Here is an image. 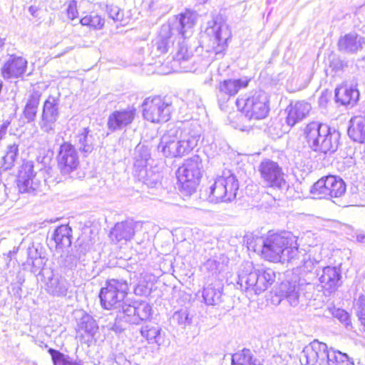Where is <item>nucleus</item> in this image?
Segmentation results:
<instances>
[{"label":"nucleus","instance_id":"nucleus-1","mask_svg":"<svg viewBox=\"0 0 365 365\" xmlns=\"http://www.w3.org/2000/svg\"><path fill=\"white\" fill-rule=\"evenodd\" d=\"M201 134L197 123L170 125L161 137L158 150L166 158H182L197 145Z\"/></svg>","mask_w":365,"mask_h":365},{"label":"nucleus","instance_id":"nucleus-2","mask_svg":"<svg viewBox=\"0 0 365 365\" xmlns=\"http://www.w3.org/2000/svg\"><path fill=\"white\" fill-rule=\"evenodd\" d=\"M257 241L254 250H260L263 257L270 262L289 263L292 254L297 252V237L290 232L269 235Z\"/></svg>","mask_w":365,"mask_h":365},{"label":"nucleus","instance_id":"nucleus-3","mask_svg":"<svg viewBox=\"0 0 365 365\" xmlns=\"http://www.w3.org/2000/svg\"><path fill=\"white\" fill-rule=\"evenodd\" d=\"M196 19L195 14L186 11L175 17L168 24H163L153 46L152 53L155 56L167 53L173 43L171 38L175 34L181 36L184 39L190 36L192 34V28L195 24Z\"/></svg>","mask_w":365,"mask_h":365},{"label":"nucleus","instance_id":"nucleus-4","mask_svg":"<svg viewBox=\"0 0 365 365\" xmlns=\"http://www.w3.org/2000/svg\"><path fill=\"white\" fill-rule=\"evenodd\" d=\"M302 365H354L346 354L328 348L325 343L314 340L305 346L300 356Z\"/></svg>","mask_w":365,"mask_h":365},{"label":"nucleus","instance_id":"nucleus-5","mask_svg":"<svg viewBox=\"0 0 365 365\" xmlns=\"http://www.w3.org/2000/svg\"><path fill=\"white\" fill-rule=\"evenodd\" d=\"M304 133L309 147L314 151L331 155L338 149L340 133L327 124L312 122L305 127Z\"/></svg>","mask_w":365,"mask_h":365},{"label":"nucleus","instance_id":"nucleus-6","mask_svg":"<svg viewBox=\"0 0 365 365\" xmlns=\"http://www.w3.org/2000/svg\"><path fill=\"white\" fill-rule=\"evenodd\" d=\"M275 280V272L270 268L253 269L247 264L238 274L237 285L242 291L259 294Z\"/></svg>","mask_w":365,"mask_h":365},{"label":"nucleus","instance_id":"nucleus-7","mask_svg":"<svg viewBox=\"0 0 365 365\" xmlns=\"http://www.w3.org/2000/svg\"><path fill=\"white\" fill-rule=\"evenodd\" d=\"M239 181L231 171L223 172L210 187L208 200L215 204L229 203L237 197Z\"/></svg>","mask_w":365,"mask_h":365},{"label":"nucleus","instance_id":"nucleus-8","mask_svg":"<svg viewBox=\"0 0 365 365\" xmlns=\"http://www.w3.org/2000/svg\"><path fill=\"white\" fill-rule=\"evenodd\" d=\"M202 161L199 155H194L185 160L179 167L176 175L180 190L190 195L195 192L202 175Z\"/></svg>","mask_w":365,"mask_h":365},{"label":"nucleus","instance_id":"nucleus-9","mask_svg":"<svg viewBox=\"0 0 365 365\" xmlns=\"http://www.w3.org/2000/svg\"><path fill=\"white\" fill-rule=\"evenodd\" d=\"M128 282L125 279L107 280L99 293L102 307L108 310L120 308L128 294Z\"/></svg>","mask_w":365,"mask_h":365},{"label":"nucleus","instance_id":"nucleus-10","mask_svg":"<svg viewBox=\"0 0 365 365\" xmlns=\"http://www.w3.org/2000/svg\"><path fill=\"white\" fill-rule=\"evenodd\" d=\"M268 98L263 91H257L247 99L238 98L236 106L250 119L264 118L269 112Z\"/></svg>","mask_w":365,"mask_h":365},{"label":"nucleus","instance_id":"nucleus-11","mask_svg":"<svg viewBox=\"0 0 365 365\" xmlns=\"http://www.w3.org/2000/svg\"><path fill=\"white\" fill-rule=\"evenodd\" d=\"M143 118L152 123L167 122L170 119L172 104L160 96L146 98L143 104Z\"/></svg>","mask_w":365,"mask_h":365},{"label":"nucleus","instance_id":"nucleus-12","mask_svg":"<svg viewBox=\"0 0 365 365\" xmlns=\"http://www.w3.org/2000/svg\"><path fill=\"white\" fill-rule=\"evenodd\" d=\"M134 163V176L149 187H155L160 181V174L153 168H147V161L150 154L147 148L137 146Z\"/></svg>","mask_w":365,"mask_h":365},{"label":"nucleus","instance_id":"nucleus-13","mask_svg":"<svg viewBox=\"0 0 365 365\" xmlns=\"http://www.w3.org/2000/svg\"><path fill=\"white\" fill-rule=\"evenodd\" d=\"M345 182L339 176L328 175L316 182L311 192L319 198H333L343 196L346 192Z\"/></svg>","mask_w":365,"mask_h":365},{"label":"nucleus","instance_id":"nucleus-14","mask_svg":"<svg viewBox=\"0 0 365 365\" xmlns=\"http://www.w3.org/2000/svg\"><path fill=\"white\" fill-rule=\"evenodd\" d=\"M259 171L267 186L279 190H285L288 187L282 169L277 162L269 159L262 160Z\"/></svg>","mask_w":365,"mask_h":365},{"label":"nucleus","instance_id":"nucleus-15","mask_svg":"<svg viewBox=\"0 0 365 365\" xmlns=\"http://www.w3.org/2000/svg\"><path fill=\"white\" fill-rule=\"evenodd\" d=\"M312 287L310 282L301 278L298 274L292 273L286 281L282 282L279 287L280 295L285 298L291 306L295 307L299 303L301 292L305 287Z\"/></svg>","mask_w":365,"mask_h":365},{"label":"nucleus","instance_id":"nucleus-16","mask_svg":"<svg viewBox=\"0 0 365 365\" xmlns=\"http://www.w3.org/2000/svg\"><path fill=\"white\" fill-rule=\"evenodd\" d=\"M58 118L59 99L49 96L43 106L42 113L38 123L40 128L46 133L53 134Z\"/></svg>","mask_w":365,"mask_h":365},{"label":"nucleus","instance_id":"nucleus-17","mask_svg":"<svg viewBox=\"0 0 365 365\" xmlns=\"http://www.w3.org/2000/svg\"><path fill=\"white\" fill-rule=\"evenodd\" d=\"M56 159L58 167L63 175L70 174L76 170L80 163L78 153L75 146L68 142L60 145Z\"/></svg>","mask_w":365,"mask_h":365},{"label":"nucleus","instance_id":"nucleus-18","mask_svg":"<svg viewBox=\"0 0 365 365\" xmlns=\"http://www.w3.org/2000/svg\"><path fill=\"white\" fill-rule=\"evenodd\" d=\"M136 116V109L128 106L125 109L115 110L110 114L107 121L110 132L121 130L130 125Z\"/></svg>","mask_w":365,"mask_h":365},{"label":"nucleus","instance_id":"nucleus-19","mask_svg":"<svg viewBox=\"0 0 365 365\" xmlns=\"http://www.w3.org/2000/svg\"><path fill=\"white\" fill-rule=\"evenodd\" d=\"M250 80L243 79H227L220 82L217 91V98L220 106L226 103L232 96H235L238 91L248 86Z\"/></svg>","mask_w":365,"mask_h":365},{"label":"nucleus","instance_id":"nucleus-20","mask_svg":"<svg viewBox=\"0 0 365 365\" xmlns=\"http://www.w3.org/2000/svg\"><path fill=\"white\" fill-rule=\"evenodd\" d=\"M18 187L21 192L32 194L39 188L40 181L36 178L31 162H26L21 166L18 176Z\"/></svg>","mask_w":365,"mask_h":365},{"label":"nucleus","instance_id":"nucleus-21","mask_svg":"<svg viewBox=\"0 0 365 365\" xmlns=\"http://www.w3.org/2000/svg\"><path fill=\"white\" fill-rule=\"evenodd\" d=\"M365 46V38L352 31L340 36L337 42L338 50L346 54H356Z\"/></svg>","mask_w":365,"mask_h":365},{"label":"nucleus","instance_id":"nucleus-22","mask_svg":"<svg viewBox=\"0 0 365 365\" xmlns=\"http://www.w3.org/2000/svg\"><path fill=\"white\" fill-rule=\"evenodd\" d=\"M97 134L93 133L88 128H82L75 134L74 143L78 150L86 155L91 153L96 145Z\"/></svg>","mask_w":365,"mask_h":365},{"label":"nucleus","instance_id":"nucleus-23","mask_svg":"<svg viewBox=\"0 0 365 365\" xmlns=\"http://www.w3.org/2000/svg\"><path fill=\"white\" fill-rule=\"evenodd\" d=\"M27 61L21 56H11L1 68L4 78H19L26 69Z\"/></svg>","mask_w":365,"mask_h":365},{"label":"nucleus","instance_id":"nucleus-24","mask_svg":"<svg viewBox=\"0 0 365 365\" xmlns=\"http://www.w3.org/2000/svg\"><path fill=\"white\" fill-rule=\"evenodd\" d=\"M311 109V105L303 101L291 103L286 109L287 111V116L286 118L287 125L292 127L307 118Z\"/></svg>","mask_w":365,"mask_h":365},{"label":"nucleus","instance_id":"nucleus-25","mask_svg":"<svg viewBox=\"0 0 365 365\" xmlns=\"http://www.w3.org/2000/svg\"><path fill=\"white\" fill-rule=\"evenodd\" d=\"M317 274L322 287L330 292L335 291L340 285L341 273L336 267H325Z\"/></svg>","mask_w":365,"mask_h":365},{"label":"nucleus","instance_id":"nucleus-26","mask_svg":"<svg viewBox=\"0 0 365 365\" xmlns=\"http://www.w3.org/2000/svg\"><path fill=\"white\" fill-rule=\"evenodd\" d=\"M98 327L95 319L89 314L82 312L77 324V334L86 341H89L97 332Z\"/></svg>","mask_w":365,"mask_h":365},{"label":"nucleus","instance_id":"nucleus-27","mask_svg":"<svg viewBox=\"0 0 365 365\" xmlns=\"http://www.w3.org/2000/svg\"><path fill=\"white\" fill-rule=\"evenodd\" d=\"M41 93L33 90L29 93L25 98V106L23 110V115L28 123L35 120L40 102Z\"/></svg>","mask_w":365,"mask_h":365},{"label":"nucleus","instance_id":"nucleus-28","mask_svg":"<svg viewBox=\"0 0 365 365\" xmlns=\"http://www.w3.org/2000/svg\"><path fill=\"white\" fill-rule=\"evenodd\" d=\"M69 287V282L58 274H53L46 283L47 292L54 297H65Z\"/></svg>","mask_w":365,"mask_h":365},{"label":"nucleus","instance_id":"nucleus-29","mask_svg":"<svg viewBox=\"0 0 365 365\" xmlns=\"http://www.w3.org/2000/svg\"><path fill=\"white\" fill-rule=\"evenodd\" d=\"M336 101L341 105L353 106L356 103L359 98V91L352 86H340L335 90Z\"/></svg>","mask_w":365,"mask_h":365},{"label":"nucleus","instance_id":"nucleus-30","mask_svg":"<svg viewBox=\"0 0 365 365\" xmlns=\"http://www.w3.org/2000/svg\"><path fill=\"white\" fill-rule=\"evenodd\" d=\"M349 136L355 142L365 143V117L355 116L350 120Z\"/></svg>","mask_w":365,"mask_h":365},{"label":"nucleus","instance_id":"nucleus-31","mask_svg":"<svg viewBox=\"0 0 365 365\" xmlns=\"http://www.w3.org/2000/svg\"><path fill=\"white\" fill-rule=\"evenodd\" d=\"M135 234L134 225L131 222L117 223L110 232V237L117 242L128 241L132 239Z\"/></svg>","mask_w":365,"mask_h":365},{"label":"nucleus","instance_id":"nucleus-32","mask_svg":"<svg viewBox=\"0 0 365 365\" xmlns=\"http://www.w3.org/2000/svg\"><path fill=\"white\" fill-rule=\"evenodd\" d=\"M232 365H263L260 359L256 358L251 350L243 349L231 356Z\"/></svg>","mask_w":365,"mask_h":365},{"label":"nucleus","instance_id":"nucleus-33","mask_svg":"<svg viewBox=\"0 0 365 365\" xmlns=\"http://www.w3.org/2000/svg\"><path fill=\"white\" fill-rule=\"evenodd\" d=\"M71 229L66 225L58 227L53 232L52 239L56 247L63 248L69 247L71 244Z\"/></svg>","mask_w":365,"mask_h":365},{"label":"nucleus","instance_id":"nucleus-34","mask_svg":"<svg viewBox=\"0 0 365 365\" xmlns=\"http://www.w3.org/2000/svg\"><path fill=\"white\" fill-rule=\"evenodd\" d=\"M289 263L297 268H303L304 272H310L314 267V260L311 259L304 250H299L297 247V252L292 254Z\"/></svg>","mask_w":365,"mask_h":365},{"label":"nucleus","instance_id":"nucleus-35","mask_svg":"<svg viewBox=\"0 0 365 365\" xmlns=\"http://www.w3.org/2000/svg\"><path fill=\"white\" fill-rule=\"evenodd\" d=\"M202 297L207 305L215 306L222 302V287L220 284H210L202 291Z\"/></svg>","mask_w":365,"mask_h":365},{"label":"nucleus","instance_id":"nucleus-36","mask_svg":"<svg viewBox=\"0 0 365 365\" xmlns=\"http://www.w3.org/2000/svg\"><path fill=\"white\" fill-rule=\"evenodd\" d=\"M161 331L162 329L158 325L146 324L142 327L140 334L148 340V343L160 346L163 341Z\"/></svg>","mask_w":365,"mask_h":365},{"label":"nucleus","instance_id":"nucleus-37","mask_svg":"<svg viewBox=\"0 0 365 365\" xmlns=\"http://www.w3.org/2000/svg\"><path fill=\"white\" fill-rule=\"evenodd\" d=\"M192 57V52L189 50L186 42L184 40L182 42H179L177 51L173 57L174 61L178 62L184 69V71L187 72L189 69L185 64Z\"/></svg>","mask_w":365,"mask_h":365},{"label":"nucleus","instance_id":"nucleus-38","mask_svg":"<svg viewBox=\"0 0 365 365\" xmlns=\"http://www.w3.org/2000/svg\"><path fill=\"white\" fill-rule=\"evenodd\" d=\"M207 32L210 36H212V38H213V43H217L215 52H220V49H218V47L223 48L227 40V36L222 34L223 26L220 24L215 23L212 27L207 30Z\"/></svg>","mask_w":365,"mask_h":365},{"label":"nucleus","instance_id":"nucleus-39","mask_svg":"<svg viewBox=\"0 0 365 365\" xmlns=\"http://www.w3.org/2000/svg\"><path fill=\"white\" fill-rule=\"evenodd\" d=\"M135 324H139L141 322L150 319L152 314L151 306L145 301L135 302Z\"/></svg>","mask_w":365,"mask_h":365},{"label":"nucleus","instance_id":"nucleus-40","mask_svg":"<svg viewBox=\"0 0 365 365\" xmlns=\"http://www.w3.org/2000/svg\"><path fill=\"white\" fill-rule=\"evenodd\" d=\"M19 155V145L12 143L7 146L5 155L3 157L4 170L11 168Z\"/></svg>","mask_w":365,"mask_h":365},{"label":"nucleus","instance_id":"nucleus-41","mask_svg":"<svg viewBox=\"0 0 365 365\" xmlns=\"http://www.w3.org/2000/svg\"><path fill=\"white\" fill-rule=\"evenodd\" d=\"M49 352L54 365H82L81 361H77L57 350L51 349Z\"/></svg>","mask_w":365,"mask_h":365},{"label":"nucleus","instance_id":"nucleus-42","mask_svg":"<svg viewBox=\"0 0 365 365\" xmlns=\"http://www.w3.org/2000/svg\"><path fill=\"white\" fill-rule=\"evenodd\" d=\"M120 308L122 309L124 320L130 324H135V302L133 304H128L123 302Z\"/></svg>","mask_w":365,"mask_h":365},{"label":"nucleus","instance_id":"nucleus-43","mask_svg":"<svg viewBox=\"0 0 365 365\" xmlns=\"http://www.w3.org/2000/svg\"><path fill=\"white\" fill-rule=\"evenodd\" d=\"M173 320L176 322L182 328L191 324L192 317H190L187 309H181L175 312L173 315Z\"/></svg>","mask_w":365,"mask_h":365},{"label":"nucleus","instance_id":"nucleus-44","mask_svg":"<svg viewBox=\"0 0 365 365\" xmlns=\"http://www.w3.org/2000/svg\"><path fill=\"white\" fill-rule=\"evenodd\" d=\"M86 248L83 246H79L78 249L77 250V255H71L67 257L66 261H71V268L73 267H76L77 265V263L79 262L82 264L83 265H85L87 260L86 257Z\"/></svg>","mask_w":365,"mask_h":365},{"label":"nucleus","instance_id":"nucleus-45","mask_svg":"<svg viewBox=\"0 0 365 365\" xmlns=\"http://www.w3.org/2000/svg\"><path fill=\"white\" fill-rule=\"evenodd\" d=\"M329 312L331 313L334 318L339 320L340 322L344 324L345 327L351 325L349 314L344 309L339 308H330Z\"/></svg>","mask_w":365,"mask_h":365},{"label":"nucleus","instance_id":"nucleus-46","mask_svg":"<svg viewBox=\"0 0 365 365\" xmlns=\"http://www.w3.org/2000/svg\"><path fill=\"white\" fill-rule=\"evenodd\" d=\"M107 13L109 17L115 21H122L123 19V11L116 5L107 6Z\"/></svg>","mask_w":365,"mask_h":365},{"label":"nucleus","instance_id":"nucleus-47","mask_svg":"<svg viewBox=\"0 0 365 365\" xmlns=\"http://www.w3.org/2000/svg\"><path fill=\"white\" fill-rule=\"evenodd\" d=\"M356 315L365 330V298H360L357 304Z\"/></svg>","mask_w":365,"mask_h":365},{"label":"nucleus","instance_id":"nucleus-48","mask_svg":"<svg viewBox=\"0 0 365 365\" xmlns=\"http://www.w3.org/2000/svg\"><path fill=\"white\" fill-rule=\"evenodd\" d=\"M188 104L192 107L200 108L202 105V101L199 96L195 95L193 91H189L187 96Z\"/></svg>","mask_w":365,"mask_h":365},{"label":"nucleus","instance_id":"nucleus-49","mask_svg":"<svg viewBox=\"0 0 365 365\" xmlns=\"http://www.w3.org/2000/svg\"><path fill=\"white\" fill-rule=\"evenodd\" d=\"M104 24V20L98 15H91L90 27L95 29H101Z\"/></svg>","mask_w":365,"mask_h":365},{"label":"nucleus","instance_id":"nucleus-50","mask_svg":"<svg viewBox=\"0 0 365 365\" xmlns=\"http://www.w3.org/2000/svg\"><path fill=\"white\" fill-rule=\"evenodd\" d=\"M78 15V11H77V6L76 2L73 1L69 3L68 8H67V16L68 19L73 20L77 17Z\"/></svg>","mask_w":365,"mask_h":365},{"label":"nucleus","instance_id":"nucleus-51","mask_svg":"<svg viewBox=\"0 0 365 365\" xmlns=\"http://www.w3.org/2000/svg\"><path fill=\"white\" fill-rule=\"evenodd\" d=\"M6 185L3 184V185L0 186V205L3 203L6 199V193L5 192Z\"/></svg>","mask_w":365,"mask_h":365},{"label":"nucleus","instance_id":"nucleus-52","mask_svg":"<svg viewBox=\"0 0 365 365\" xmlns=\"http://www.w3.org/2000/svg\"><path fill=\"white\" fill-rule=\"evenodd\" d=\"M80 22H81V24L83 26H90V24H91V15L86 16L83 17L80 20Z\"/></svg>","mask_w":365,"mask_h":365},{"label":"nucleus","instance_id":"nucleus-53","mask_svg":"<svg viewBox=\"0 0 365 365\" xmlns=\"http://www.w3.org/2000/svg\"><path fill=\"white\" fill-rule=\"evenodd\" d=\"M356 240L361 243H365V235L359 234L356 236Z\"/></svg>","mask_w":365,"mask_h":365},{"label":"nucleus","instance_id":"nucleus-54","mask_svg":"<svg viewBox=\"0 0 365 365\" xmlns=\"http://www.w3.org/2000/svg\"><path fill=\"white\" fill-rule=\"evenodd\" d=\"M29 12H30L33 16H34L35 12H36V9H35V8H34V6H30V7L29 8Z\"/></svg>","mask_w":365,"mask_h":365},{"label":"nucleus","instance_id":"nucleus-55","mask_svg":"<svg viewBox=\"0 0 365 365\" xmlns=\"http://www.w3.org/2000/svg\"><path fill=\"white\" fill-rule=\"evenodd\" d=\"M3 170L0 168V186L1 184L3 185V178H2Z\"/></svg>","mask_w":365,"mask_h":365},{"label":"nucleus","instance_id":"nucleus-56","mask_svg":"<svg viewBox=\"0 0 365 365\" xmlns=\"http://www.w3.org/2000/svg\"><path fill=\"white\" fill-rule=\"evenodd\" d=\"M4 45V39L0 38V51L2 50Z\"/></svg>","mask_w":365,"mask_h":365},{"label":"nucleus","instance_id":"nucleus-57","mask_svg":"<svg viewBox=\"0 0 365 365\" xmlns=\"http://www.w3.org/2000/svg\"><path fill=\"white\" fill-rule=\"evenodd\" d=\"M69 50H71V48H69V49L66 50V52L69 51Z\"/></svg>","mask_w":365,"mask_h":365},{"label":"nucleus","instance_id":"nucleus-58","mask_svg":"<svg viewBox=\"0 0 365 365\" xmlns=\"http://www.w3.org/2000/svg\"><path fill=\"white\" fill-rule=\"evenodd\" d=\"M69 50H71V48H69V49L66 50V52L69 51Z\"/></svg>","mask_w":365,"mask_h":365},{"label":"nucleus","instance_id":"nucleus-59","mask_svg":"<svg viewBox=\"0 0 365 365\" xmlns=\"http://www.w3.org/2000/svg\"><path fill=\"white\" fill-rule=\"evenodd\" d=\"M69 50H71V48H69V49L66 50V52L69 51Z\"/></svg>","mask_w":365,"mask_h":365}]
</instances>
